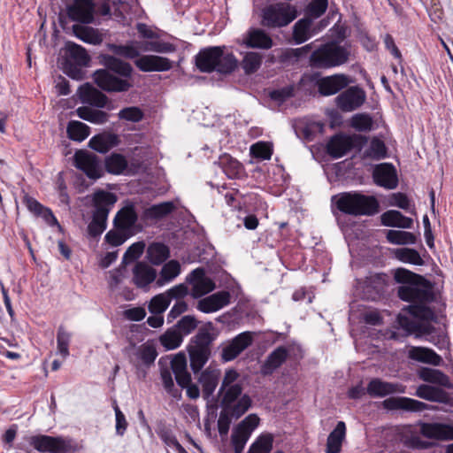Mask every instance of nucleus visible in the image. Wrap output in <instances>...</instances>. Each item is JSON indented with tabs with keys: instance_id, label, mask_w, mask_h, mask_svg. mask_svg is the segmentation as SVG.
Masks as SVG:
<instances>
[{
	"instance_id": "22",
	"label": "nucleus",
	"mask_w": 453,
	"mask_h": 453,
	"mask_svg": "<svg viewBox=\"0 0 453 453\" xmlns=\"http://www.w3.org/2000/svg\"><path fill=\"white\" fill-rule=\"evenodd\" d=\"M80 100L84 104H89L97 108H104L108 103V97L100 90L86 83L78 89Z\"/></svg>"
},
{
	"instance_id": "51",
	"label": "nucleus",
	"mask_w": 453,
	"mask_h": 453,
	"mask_svg": "<svg viewBox=\"0 0 453 453\" xmlns=\"http://www.w3.org/2000/svg\"><path fill=\"white\" fill-rule=\"evenodd\" d=\"M70 341L71 334L63 326H60L58 329L57 344L58 354L61 355L63 358H66L69 356Z\"/></svg>"
},
{
	"instance_id": "26",
	"label": "nucleus",
	"mask_w": 453,
	"mask_h": 453,
	"mask_svg": "<svg viewBox=\"0 0 453 453\" xmlns=\"http://www.w3.org/2000/svg\"><path fill=\"white\" fill-rule=\"evenodd\" d=\"M243 43L248 48L269 50L273 47V39L261 28H250L245 37Z\"/></svg>"
},
{
	"instance_id": "12",
	"label": "nucleus",
	"mask_w": 453,
	"mask_h": 453,
	"mask_svg": "<svg viewBox=\"0 0 453 453\" xmlns=\"http://www.w3.org/2000/svg\"><path fill=\"white\" fill-rule=\"evenodd\" d=\"M73 161L74 166L89 179L97 180L102 176V161L96 154L87 150H77Z\"/></svg>"
},
{
	"instance_id": "11",
	"label": "nucleus",
	"mask_w": 453,
	"mask_h": 453,
	"mask_svg": "<svg viewBox=\"0 0 453 453\" xmlns=\"http://www.w3.org/2000/svg\"><path fill=\"white\" fill-rule=\"evenodd\" d=\"M259 418L256 414H250L242 419L234 429L231 434V444L234 453H242L252 432L259 425Z\"/></svg>"
},
{
	"instance_id": "64",
	"label": "nucleus",
	"mask_w": 453,
	"mask_h": 453,
	"mask_svg": "<svg viewBox=\"0 0 453 453\" xmlns=\"http://www.w3.org/2000/svg\"><path fill=\"white\" fill-rule=\"evenodd\" d=\"M232 342L234 345L238 348V351L242 353L244 349H246L249 346L252 344L253 342V333L250 331H246L236 335Z\"/></svg>"
},
{
	"instance_id": "39",
	"label": "nucleus",
	"mask_w": 453,
	"mask_h": 453,
	"mask_svg": "<svg viewBox=\"0 0 453 453\" xmlns=\"http://www.w3.org/2000/svg\"><path fill=\"white\" fill-rule=\"evenodd\" d=\"M169 248L160 242H155L149 246L147 257L153 265H161L169 257Z\"/></svg>"
},
{
	"instance_id": "35",
	"label": "nucleus",
	"mask_w": 453,
	"mask_h": 453,
	"mask_svg": "<svg viewBox=\"0 0 453 453\" xmlns=\"http://www.w3.org/2000/svg\"><path fill=\"white\" fill-rule=\"evenodd\" d=\"M312 35L311 20L309 18H303L296 22L292 34V38L296 44L305 42Z\"/></svg>"
},
{
	"instance_id": "36",
	"label": "nucleus",
	"mask_w": 453,
	"mask_h": 453,
	"mask_svg": "<svg viewBox=\"0 0 453 453\" xmlns=\"http://www.w3.org/2000/svg\"><path fill=\"white\" fill-rule=\"evenodd\" d=\"M117 143L118 137L115 134H97L90 139L88 145L97 152L106 153Z\"/></svg>"
},
{
	"instance_id": "47",
	"label": "nucleus",
	"mask_w": 453,
	"mask_h": 453,
	"mask_svg": "<svg viewBox=\"0 0 453 453\" xmlns=\"http://www.w3.org/2000/svg\"><path fill=\"white\" fill-rule=\"evenodd\" d=\"M365 157L373 160H380L387 157V148L383 141L379 138H372L369 147L365 151Z\"/></svg>"
},
{
	"instance_id": "31",
	"label": "nucleus",
	"mask_w": 453,
	"mask_h": 453,
	"mask_svg": "<svg viewBox=\"0 0 453 453\" xmlns=\"http://www.w3.org/2000/svg\"><path fill=\"white\" fill-rule=\"evenodd\" d=\"M408 357L425 364L440 365L442 358L434 350L425 347H411L408 351Z\"/></svg>"
},
{
	"instance_id": "2",
	"label": "nucleus",
	"mask_w": 453,
	"mask_h": 453,
	"mask_svg": "<svg viewBox=\"0 0 453 453\" xmlns=\"http://www.w3.org/2000/svg\"><path fill=\"white\" fill-rule=\"evenodd\" d=\"M101 63L105 68L93 73L95 83L107 92H126L133 86L132 65L111 55H102Z\"/></svg>"
},
{
	"instance_id": "46",
	"label": "nucleus",
	"mask_w": 453,
	"mask_h": 453,
	"mask_svg": "<svg viewBox=\"0 0 453 453\" xmlns=\"http://www.w3.org/2000/svg\"><path fill=\"white\" fill-rule=\"evenodd\" d=\"M419 378L426 382L436 383L441 386H446L449 378L442 372L428 367H424L419 371Z\"/></svg>"
},
{
	"instance_id": "28",
	"label": "nucleus",
	"mask_w": 453,
	"mask_h": 453,
	"mask_svg": "<svg viewBox=\"0 0 453 453\" xmlns=\"http://www.w3.org/2000/svg\"><path fill=\"white\" fill-rule=\"evenodd\" d=\"M288 357V350L284 346L276 348L269 356L261 366V374L263 376H268L273 373V372L281 366V365L287 360Z\"/></svg>"
},
{
	"instance_id": "57",
	"label": "nucleus",
	"mask_w": 453,
	"mask_h": 453,
	"mask_svg": "<svg viewBox=\"0 0 453 453\" xmlns=\"http://www.w3.org/2000/svg\"><path fill=\"white\" fill-rule=\"evenodd\" d=\"M133 235V233H128L127 231H122L119 229L110 230L105 234V242L111 244L113 247H118L123 244L130 236Z\"/></svg>"
},
{
	"instance_id": "3",
	"label": "nucleus",
	"mask_w": 453,
	"mask_h": 453,
	"mask_svg": "<svg viewBox=\"0 0 453 453\" xmlns=\"http://www.w3.org/2000/svg\"><path fill=\"white\" fill-rule=\"evenodd\" d=\"M225 46H212L202 49L195 58L196 65L202 73L214 71L228 74L237 67V59L233 53H225Z\"/></svg>"
},
{
	"instance_id": "55",
	"label": "nucleus",
	"mask_w": 453,
	"mask_h": 453,
	"mask_svg": "<svg viewBox=\"0 0 453 453\" xmlns=\"http://www.w3.org/2000/svg\"><path fill=\"white\" fill-rule=\"evenodd\" d=\"M118 117L119 119L136 123L142 120L144 113L139 107L130 106L120 110L118 113Z\"/></svg>"
},
{
	"instance_id": "10",
	"label": "nucleus",
	"mask_w": 453,
	"mask_h": 453,
	"mask_svg": "<svg viewBox=\"0 0 453 453\" xmlns=\"http://www.w3.org/2000/svg\"><path fill=\"white\" fill-rule=\"evenodd\" d=\"M30 444L42 453H75L77 445L73 440L49 435H34L30 437Z\"/></svg>"
},
{
	"instance_id": "25",
	"label": "nucleus",
	"mask_w": 453,
	"mask_h": 453,
	"mask_svg": "<svg viewBox=\"0 0 453 453\" xmlns=\"http://www.w3.org/2000/svg\"><path fill=\"white\" fill-rule=\"evenodd\" d=\"M157 271L144 262H137L133 268V282L139 288H147L157 280Z\"/></svg>"
},
{
	"instance_id": "42",
	"label": "nucleus",
	"mask_w": 453,
	"mask_h": 453,
	"mask_svg": "<svg viewBox=\"0 0 453 453\" xmlns=\"http://www.w3.org/2000/svg\"><path fill=\"white\" fill-rule=\"evenodd\" d=\"M219 164L230 179L238 177L242 170V164L227 154L219 157Z\"/></svg>"
},
{
	"instance_id": "18",
	"label": "nucleus",
	"mask_w": 453,
	"mask_h": 453,
	"mask_svg": "<svg viewBox=\"0 0 453 453\" xmlns=\"http://www.w3.org/2000/svg\"><path fill=\"white\" fill-rule=\"evenodd\" d=\"M138 220V214L134 203H127L115 215L113 219L114 228L134 234V228Z\"/></svg>"
},
{
	"instance_id": "40",
	"label": "nucleus",
	"mask_w": 453,
	"mask_h": 453,
	"mask_svg": "<svg viewBox=\"0 0 453 453\" xmlns=\"http://www.w3.org/2000/svg\"><path fill=\"white\" fill-rule=\"evenodd\" d=\"M386 285V275L384 274H374L368 278L365 281V288L367 291L372 288L373 292L367 296V299H377L384 293Z\"/></svg>"
},
{
	"instance_id": "19",
	"label": "nucleus",
	"mask_w": 453,
	"mask_h": 453,
	"mask_svg": "<svg viewBox=\"0 0 453 453\" xmlns=\"http://www.w3.org/2000/svg\"><path fill=\"white\" fill-rule=\"evenodd\" d=\"M73 5L68 6V16L75 21L84 24L92 23L94 20V4L92 0H74Z\"/></svg>"
},
{
	"instance_id": "8",
	"label": "nucleus",
	"mask_w": 453,
	"mask_h": 453,
	"mask_svg": "<svg viewBox=\"0 0 453 453\" xmlns=\"http://www.w3.org/2000/svg\"><path fill=\"white\" fill-rule=\"evenodd\" d=\"M297 17L295 6L285 3H276L265 6L262 10L261 24L269 28L283 27L290 24Z\"/></svg>"
},
{
	"instance_id": "34",
	"label": "nucleus",
	"mask_w": 453,
	"mask_h": 453,
	"mask_svg": "<svg viewBox=\"0 0 453 453\" xmlns=\"http://www.w3.org/2000/svg\"><path fill=\"white\" fill-rule=\"evenodd\" d=\"M416 395L431 402L446 403L448 401V394L446 391L440 388L426 384L418 387Z\"/></svg>"
},
{
	"instance_id": "7",
	"label": "nucleus",
	"mask_w": 453,
	"mask_h": 453,
	"mask_svg": "<svg viewBox=\"0 0 453 453\" xmlns=\"http://www.w3.org/2000/svg\"><path fill=\"white\" fill-rule=\"evenodd\" d=\"M117 202V196L105 190L94 193V211L92 220L88 226V234L90 237H99L107 226L109 212Z\"/></svg>"
},
{
	"instance_id": "52",
	"label": "nucleus",
	"mask_w": 453,
	"mask_h": 453,
	"mask_svg": "<svg viewBox=\"0 0 453 453\" xmlns=\"http://www.w3.org/2000/svg\"><path fill=\"white\" fill-rule=\"evenodd\" d=\"M271 434L260 435L250 446L248 453H270L273 448Z\"/></svg>"
},
{
	"instance_id": "48",
	"label": "nucleus",
	"mask_w": 453,
	"mask_h": 453,
	"mask_svg": "<svg viewBox=\"0 0 453 453\" xmlns=\"http://www.w3.org/2000/svg\"><path fill=\"white\" fill-rule=\"evenodd\" d=\"M395 256L402 262L409 263L415 265H422L424 264L419 253L413 249L400 248L395 251Z\"/></svg>"
},
{
	"instance_id": "58",
	"label": "nucleus",
	"mask_w": 453,
	"mask_h": 453,
	"mask_svg": "<svg viewBox=\"0 0 453 453\" xmlns=\"http://www.w3.org/2000/svg\"><path fill=\"white\" fill-rule=\"evenodd\" d=\"M198 325L197 319L191 315L183 316L175 325L174 328L182 334H191Z\"/></svg>"
},
{
	"instance_id": "9",
	"label": "nucleus",
	"mask_w": 453,
	"mask_h": 453,
	"mask_svg": "<svg viewBox=\"0 0 453 453\" xmlns=\"http://www.w3.org/2000/svg\"><path fill=\"white\" fill-rule=\"evenodd\" d=\"M242 386L234 385L226 388L221 395V407L229 410L232 417L235 419L241 418L251 407L252 400L247 394H242Z\"/></svg>"
},
{
	"instance_id": "29",
	"label": "nucleus",
	"mask_w": 453,
	"mask_h": 453,
	"mask_svg": "<svg viewBox=\"0 0 453 453\" xmlns=\"http://www.w3.org/2000/svg\"><path fill=\"white\" fill-rule=\"evenodd\" d=\"M353 145V141L349 136L336 134L328 142L326 150L332 157L340 158L350 151Z\"/></svg>"
},
{
	"instance_id": "60",
	"label": "nucleus",
	"mask_w": 453,
	"mask_h": 453,
	"mask_svg": "<svg viewBox=\"0 0 453 453\" xmlns=\"http://www.w3.org/2000/svg\"><path fill=\"white\" fill-rule=\"evenodd\" d=\"M372 119L369 114L358 113L352 117V127L360 132L370 131L372 127Z\"/></svg>"
},
{
	"instance_id": "27",
	"label": "nucleus",
	"mask_w": 453,
	"mask_h": 453,
	"mask_svg": "<svg viewBox=\"0 0 453 453\" xmlns=\"http://www.w3.org/2000/svg\"><path fill=\"white\" fill-rule=\"evenodd\" d=\"M384 405L388 409L409 411H422L428 409L426 403L408 397H390L384 401Z\"/></svg>"
},
{
	"instance_id": "37",
	"label": "nucleus",
	"mask_w": 453,
	"mask_h": 453,
	"mask_svg": "<svg viewBox=\"0 0 453 453\" xmlns=\"http://www.w3.org/2000/svg\"><path fill=\"white\" fill-rule=\"evenodd\" d=\"M76 113L79 118L93 124H104L108 121L110 115L101 110L91 109L88 106L77 108Z\"/></svg>"
},
{
	"instance_id": "62",
	"label": "nucleus",
	"mask_w": 453,
	"mask_h": 453,
	"mask_svg": "<svg viewBox=\"0 0 453 453\" xmlns=\"http://www.w3.org/2000/svg\"><path fill=\"white\" fill-rule=\"evenodd\" d=\"M188 288L185 283L178 284L165 292L169 302L172 300L184 301L183 298L188 295Z\"/></svg>"
},
{
	"instance_id": "14",
	"label": "nucleus",
	"mask_w": 453,
	"mask_h": 453,
	"mask_svg": "<svg viewBox=\"0 0 453 453\" xmlns=\"http://www.w3.org/2000/svg\"><path fill=\"white\" fill-rule=\"evenodd\" d=\"M186 280L192 286L190 295L194 298L201 297L215 288V283L206 276L205 270L202 267L193 270Z\"/></svg>"
},
{
	"instance_id": "6",
	"label": "nucleus",
	"mask_w": 453,
	"mask_h": 453,
	"mask_svg": "<svg viewBox=\"0 0 453 453\" xmlns=\"http://www.w3.org/2000/svg\"><path fill=\"white\" fill-rule=\"evenodd\" d=\"M350 56L349 47L336 42L320 45L309 57V65L315 69H329L348 62Z\"/></svg>"
},
{
	"instance_id": "16",
	"label": "nucleus",
	"mask_w": 453,
	"mask_h": 453,
	"mask_svg": "<svg viewBox=\"0 0 453 453\" xmlns=\"http://www.w3.org/2000/svg\"><path fill=\"white\" fill-rule=\"evenodd\" d=\"M350 81L349 76L338 73L319 79L317 81V87L320 95L328 96L348 87Z\"/></svg>"
},
{
	"instance_id": "45",
	"label": "nucleus",
	"mask_w": 453,
	"mask_h": 453,
	"mask_svg": "<svg viewBox=\"0 0 453 453\" xmlns=\"http://www.w3.org/2000/svg\"><path fill=\"white\" fill-rule=\"evenodd\" d=\"M160 343L167 350L177 349L183 341V336L174 327L168 329L159 337Z\"/></svg>"
},
{
	"instance_id": "56",
	"label": "nucleus",
	"mask_w": 453,
	"mask_h": 453,
	"mask_svg": "<svg viewBox=\"0 0 453 453\" xmlns=\"http://www.w3.org/2000/svg\"><path fill=\"white\" fill-rule=\"evenodd\" d=\"M165 293L155 296L149 303V311L152 314H162L170 305Z\"/></svg>"
},
{
	"instance_id": "33",
	"label": "nucleus",
	"mask_w": 453,
	"mask_h": 453,
	"mask_svg": "<svg viewBox=\"0 0 453 453\" xmlns=\"http://www.w3.org/2000/svg\"><path fill=\"white\" fill-rule=\"evenodd\" d=\"M175 205L173 202H163L146 208L142 218L145 220L161 219L173 211Z\"/></svg>"
},
{
	"instance_id": "43",
	"label": "nucleus",
	"mask_w": 453,
	"mask_h": 453,
	"mask_svg": "<svg viewBox=\"0 0 453 453\" xmlns=\"http://www.w3.org/2000/svg\"><path fill=\"white\" fill-rule=\"evenodd\" d=\"M66 132L71 140L82 142L89 135V127L81 121L72 120L67 125Z\"/></svg>"
},
{
	"instance_id": "24",
	"label": "nucleus",
	"mask_w": 453,
	"mask_h": 453,
	"mask_svg": "<svg viewBox=\"0 0 453 453\" xmlns=\"http://www.w3.org/2000/svg\"><path fill=\"white\" fill-rule=\"evenodd\" d=\"M421 434L427 438L436 440H453V426L441 423H422Z\"/></svg>"
},
{
	"instance_id": "4",
	"label": "nucleus",
	"mask_w": 453,
	"mask_h": 453,
	"mask_svg": "<svg viewBox=\"0 0 453 453\" xmlns=\"http://www.w3.org/2000/svg\"><path fill=\"white\" fill-rule=\"evenodd\" d=\"M216 338L217 334L211 323L199 328L196 334L191 338L187 349L194 373L199 372L210 359L211 345Z\"/></svg>"
},
{
	"instance_id": "59",
	"label": "nucleus",
	"mask_w": 453,
	"mask_h": 453,
	"mask_svg": "<svg viewBox=\"0 0 453 453\" xmlns=\"http://www.w3.org/2000/svg\"><path fill=\"white\" fill-rule=\"evenodd\" d=\"M145 244L142 242H138L132 244L125 252L122 258V265H127L138 259L143 253Z\"/></svg>"
},
{
	"instance_id": "41",
	"label": "nucleus",
	"mask_w": 453,
	"mask_h": 453,
	"mask_svg": "<svg viewBox=\"0 0 453 453\" xmlns=\"http://www.w3.org/2000/svg\"><path fill=\"white\" fill-rule=\"evenodd\" d=\"M105 169L112 174H121L127 167V160L119 153H112L105 157Z\"/></svg>"
},
{
	"instance_id": "17",
	"label": "nucleus",
	"mask_w": 453,
	"mask_h": 453,
	"mask_svg": "<svg viewBox=\"0 0 453 453\" xmlns=\"http://www.w3.org/2000/svg\"><path fill=\"white\" fill-rule=\"evenodd\" d=\"M134 65L142 72H165L172 69L173 62L165 57L143 55L134 60Z\"/></svg>"
},
{
	"instance_id": "49",
	"label": "nucleus",
	"mask_w": 453,
	"mask_h": 453,
	"mask_svg": "<svg viewBox=\"0 0 453 453\" xmlns=\"http://www.w3.org/2000/svg\"><path fill=\"white\" fill-rule=\"evenodd\" d=\"M68 58L79 66L88 65L90 60L85 49L75 43L68 45Z\"/></svg>"
},
{
	"instance_id": "1",
	"label": "nucleus",
	"mask_w": 453,
	"mask_h": 453,
	"mask_svg": "<svg viewBox=\"0 0 453 453\" xmlns=\"http://www.w3.org/2000/svg\"><path fill=\"white\" fill-rule=\"evenodd\" d=\"M394 280L400 284L397 288L398 297L411 303L398 314L399 326L410 334H431L434 327L418 321L429 322L436 319L434 311L428 306L435 298L431 282L423 276L404 268L395 271Z\"/></svg>"
},
{
	"instance_id": "63",
	"label": "nucleus",
	"mask_w": 453,
	"mask_h": 453,
	"mask_svg": "<svg viewBox=\"0 0 453 453\" xmlns=\"http://www.w3.org/2000/svg\"><path fill=\"white\" fill-rule=\"evenodd\" d=\"M295 87L288 85L270 92V97L279 103H283L288 98L294 96Z\"/></svg>"
},
{
	"instance_id": "38",
	"label": "nucleus",
	"mask_w": 453,
	"mask_h": 453,
	"mask_svg": "<svg viewBox=\"0 0 453 453\" xmlns=\"http://www.w3.org/2000/svg\"><path fill=\"white\" fill-rule=\"evenodd\" d=\"M180 273V263L176 260H171L163 265L159 273V277L156 280V284L157 287H162L174 280Z\"/></svg>"
},
{
	"instance_id": "15",
	"label": "nucleus",
	"mask_w": 453,
	"mask_h": 453,
	"mask_svg": "<svg viewBox=\"0 0 453 453\" xmlns=\"http://www.w3.org/2000/svg\"><path fill=\"white\" fill-rule=\"evenodd\" d=\"M372 179L377 186L387 189H394L398 185L396 169L390 163L377 165L372 172Z\"/></svg>"
},
{
	"instance_id": "44",
	"label": "nucleus",
	"mask_w": 453,
	"mask_h": 453,
	"mask_svg": "<svg viewBox=\"0 0 453 453\" xmlns=\"http://www.w3.org/2000/svg\"><path fill=\"white\" fill-rule=\"evenodd\" d=\"M386 237L388 242L396 245L414 244L417 241L414 234L401 230H388Z\"/></svg>"
},
{
	"instance_id": "5",
	"label": "nucleus",
	"mask_w": 453,
	"mask_h": 453,
	"mask_svg": "<svg viewBox=\"0 0 453 453\" xmlns=\"http://www.w3.org/2000/svg\"><path fill=\"white\" fill-rule=\"evenodd\" d=\"M335 205L344 214L351 216H373L380 211L379 201L373 196L358 192H344L334 196Z\"/></svg>"
},
{
	"instance_id": "30",
	"label": "nucleus",
	"mask_w": 453,
	"mask_h": 453,
	"mask_svg": "<svg viewBox=\"0 0 453 453\" xmlns=\"http://www.w3.org/2000/svg\"><path fill=\"white\" fill-rule=\"evenodd\" d=\"M345 438L346 425L343 421H338L336 426L327 436L326 453H341Z\"/></svg>"
},
{
	"instance_id": "32",
	"label": "nucleus",
	"mask_w": 453,
	"mask_h": 453,
	"mask_svg": "<svg viewBox=\"0 0 453 453\" xmlns=\"http://www.w3.org/2000/svg\"><path fill=\"white\" fill-rule=\"evenodd\" d=\"M381 224L385 226L411 228L413 220L395 210H389L380 216Z\"/></svg>"
},
{
	"instance_id": "21",
	"label": "nucleus",
	"mask_w": 453,
	"mask_h": 453,
	"mask_svg": "<svg viewBox=\"0 0 453 453\" xmlns=\"http://www.w3.org/2000/svg\"><path fill=\"white\" fill-rule=\"evenodd\" d=\"M404 389L401 384L372 379L367 385L366 392L372 397H385L395 393H404Z\"/></svg>"
},
{
	"instance_id": "23",
	"label": "nucleus",
	"mask_w": 453,
	"mask_h": 453,
	"mask_svg": "<svg viewBox=\"0 0 453 453\" xmlns=\"http://www.w3.org/2000/svg\"><path fill=\"white\" fill-rule=\"evenodd\" d=\"M230 303V294L227 291H219L198 301L197 309L204 313L217 311Z\"/></svg>"
},
{
	"instance_id": "20",
	"label": "nucleus",
	"mask_w": 453,
	"mask_h": 453,
	"mask_svg": "<svg viewBox=\"0 0 453 453\" xmlns=\"http://www.w3.org/2000/svg\"><path fill=\"white\" fill-rule=\"evenodd\" d=\"M220 375V370L216 367H212L211 365L208 366L200 373L198 382L202 386V392L204 399L209 400L212 396L217 386L219 385Z\"/></svg>"
},
{
	"instance_id": "53",
	"label": "nucleus",
	"mask_w": 453,
	"mask_h": 453,
	"mask_svg": "<svg viewBox=\"0 0 453 453\" xmlns=\"http://www.w3.org/2000/svg\"><path fill=\"white\" fill-rule=\"evenodd\" d=\"M250 154L256 158L270 159L273 155V146L270 142H257L251 145Z\"/></svg>"
},
{
	"instance_id": "54",
	"label": "nucleus",
	"mask_w": 453,
	"mask_h": 453,
	"mask_svg": "<svg viewBox=\"0 0 453 453\" xmlns=\"http://www.w3.org/2000/svg\"><path fill=\"white\" fill-rule=\"evenodd\" d=\"M137 357L142 360V364L150 366L157 357V352L154 345L152 344H142L137 350Z\"/></svg>"
},
{
	"instance_id": "50",
	"label": "nucleus",
	"mask_w": 453,
	"mask_h": 453,
	"mask_svg": "<svg viewBox=\"0 0 453 453\" xmlns=\"http://www.w3.org/2000/svg\"><path fill=\"white\" fill-rule=\"evenodd\" d=\"M262 64V56L257 52H248L242 61V67L245 73L251 74L257 72Z\"/></svg>"
},
{
	"instance_id": "13",
	"label": "nucleus",
	"mask_w": 453,
	"mask_h": 453,
	"mask_svg": "<svg viewBox=\"0 0 453 453\" xmlns=\"http://www.w3.org/2000/svg\"><path fill=\"white\" fill-rule=\"evenodd\" d=\"M366 98L363 88L354 86L349 87L335 98L336 104L342 111L349 112L358 109Z\"/></svg>"
},
{
	"instance_id": "61",
	"label": "nucleus",
	"mask_w": 453,
	"mask_h": 453,
	"mask_svg": "<svg viewBox=\"0 0 453 453\" xmlns=\"http://www.w3.org/2000/svg\"><path fill=\"white\" fill-rule=\"evenodd\" d=\"M232 414L229 410L223 409L218 419V430L221 437L227 435L232 422Z\"/></svg>"
}]
</instances>
